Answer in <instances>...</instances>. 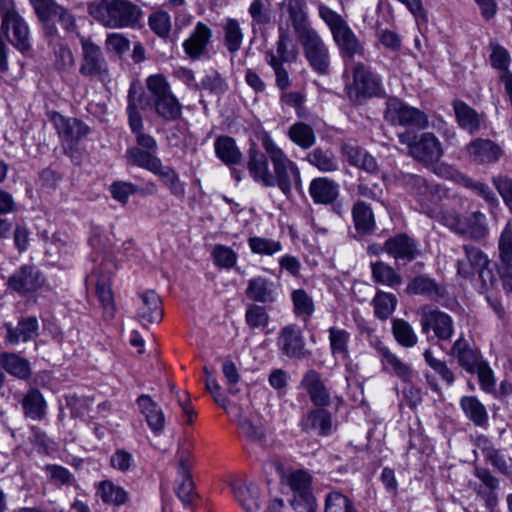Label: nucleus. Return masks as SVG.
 <instances>
[{
	"label": "nucleus",
	"instance_id": "f257e3e1",
	"mask_svg": "<svg viewBox=\"0 0 512 512\" xmlns=\"http://www.w3.org/2000/svg\"><path fill=\"white\" fill-rule=\"evenodd\" d=\"M146 88L149 95L138 93L135 85L128 91L127 114L132 132H139L143 128V119L138 111L151 109L166 122L178 120L182 115V104L173 94L167 78L162 74H153L146 79Z\"/></svg>",
	"mask_w": 512,
	"mask_h": 512
},
{
	"label": "nucleus",
	"instance_id": "f03ea898",
	"mask_svg": "<svg viewBox=\"0 0 512 512\" xmlns=\"http://www.w3.org/2000/svg\"><path fill=\"white\" fill-rule=\"evenodd\" d=\"M258 139L273 166V173H270L271 183L267 187L277 186L287 197L291 195L293 188L300 190L302 180L298 165L275 143L268 132L261 133Z\"/></svg>",
	"mask_w": 512,
	"mask_h": 512
},
{
	"label": "nucleus",
	"instance_id": "7ed1b4c3",
	"mask_svg": "<svg viewBox=\"0 0 512 512\" xmlns=\"http://www.w3.org/2000/svg\"><path fill=\"white\" fill-rule=\"evenodd\" d=\"M0 71H8L7 45L4 42L5 35L8 41L19 51L30 49V32L24 18L18 13L13 0H0Z\"/></svg>",
	"mask_w": 512,
	"mask_h": 512
},
{
	"label": "nucleus",
	"instance_id": "20e7f679",
	"mask_svg": "<svg viewBox=\"0 0 512 512\" xmlns=\"http://www.w3.org/2000/svg\"><path fill=\"white\" fill-rule=\"evenodd\" d=\"M89 15L109 29L134 28L142 16V9L130 0H98L88 4Z\"/></svg>",
	"mask_w": 512,
	"mask_h": 512
},
{
	"label": "nucleus",
	"instance_id": "39448f33",
	"mask_svg": "<svg viewBox=\"0 0 512 512\" xmlns=\"http://www.w3.org/2000/svg\"><path fill=\"white\" fill-rule=\"evenodd\" d=\"M319 16L329 27L340 54L349 60L364 56V47L343 17L324 4L319 5Z\"/></svg>",
	"mask_w": 512,
	"mask_h": 512
},
{
	"label": "nucleus",
	"instance_id": "423d86ee",
	"mask_svg": "<svg viewBox=\"0 0 512 512\" xmlns=\"http://www.w3.org/2000/svg\"><path fill=\"white\" fill-rule=\"evenodd\" d=\"M436 217L450 231L464 238L482 241L489 234L487 218L481 211H474L465 217L454 209H445Z\"/></svg>",
	"mask_w": 512,
	"mask_h": 512
},
{
	"label": "nucleus",
	"instance_id": "0eeeda50",
	"mask_svg": "<svg viewBox=\"0 0 512 512\" xmlns=\"http://www.w3.org/2000/svg\"><path fill=\"white\" fill-rule=\"evenodd\" d=\"M398 137L399 141L407 146L408 155L425 166L437 163L443 155L441 142L431 132H425L419 136L404 132Z\"/></svg>",
	"mask_w": 512,
	"mask_h": 512
},
{
	"label": "nucleus",
	"instance_id": "6e6552de",
	"mask_svg": "<svg viewBox=\"0 0 512 512\" xmlns=\"http://www.w3.org/2000/svg\"><path fill=\"white\" fill-rule=\"evenodd\" d=\"M383 179L408 190L414 195L421 206V212L429 218H436L437 211L429 203V195L433 190L437 191V187L429 186L425 178L417 174L398 171L392 175H383Z\"/></svg>",
	"mask_w": 512,
	"mask_h": 512
},
{
	"label": "nucleus",
	"instance_id": "1a4fd4ad",
	"mask_svg": "<svg viewBox=\"0 0 512 512\" xmlns=\"http://www.w3.org/2000/svg\"><path fill=\"white\" fill-rule=\"evenodd\" d=\"M295 37L301 45L304 57L312 70L318 75L329 74L330 52L319 33L312 28Z\"/></svg>",
	"mask_w": 512,
	"mask_h": 512
},
{
	"label": "nucleus",
	"instance_id": "9d476101",
	"mask_svg": "<svg viewBox=\"0 0 512 512\" xmlns=\"http://www.w3.org/2000/svg\"><path fill=\"white\" fill-rule=\"evenodd\" d=\"M35 13L42 23L45 34L50 37L57 35V28L54 21L57 20L66 31L75 29L74 16L64 7L58 5L54 0H30Z\"/></svg>",
	"mask_w": 512,
	"mask_h": 512
},
{
	"label": "nucleus",
	"instance_id": "9b49d317",
	"mask_svg": "<svg viewBox=\"0 0 512 512\" xmlns=\"http://www.w3.org/2000/svg\"><path fill=\"white\" fill-rule=\"evenodd\" d=\"M80 44L82 50L80 74L100 82H109L111 80L109 66L101 48L86 37L80 39Z\"/></svg>",
	"mask_w": 512,
	"mask_h": 512
},
{
	"label": "nucleus",
	"instance_id": "f8f14e48",
	"mask_svg": "<svg viewBox=\"0 0 512 512\" xmlns=\"http://www.w3.org/2000/svg\"><path fill=\"white\" fill-rule=\"evenodd\" d=\"M385 119L393 125L424 129L428 126V117L421 110L411 107L402 100L391 97L386 101Z\"/></svg>",
	"mask_w": 512,
	"mask_h": 512
},
{
	"label": "nucleus",
	"instance_id": "ddd939ff",
	"mask_svg": "<svg viewBox=\"0 0 512 512\" xmlns=\"http://www.w3.org/2000/svg\"><path fill=\"white\" fill-rule=\"evenodd\" d=\"M45 276L34 264L21 265L7 281L8 287L21 296L36 292L45 284Z\"/></svg>",
	"mask_w": 512,
	"mask_h": 512
},
{
	"label": "nucleus",
	"instance_id": "4468645a",
	"mask_svg": "<svg viewBox=\"0 0 512 512\" xmlns=\"http://www.w3.org/2000/svg\"><path fill=\"white\" fill-rule=\"evenodd\" d=\"M421 314V328L424 334H428L433 330L435 337L439 340H450L454 333V324L452 318L438 310L431 309L428 306H423L420 309Z\"/></svg>",
	"mask_w": 512,
	"mask_h": 512
},
{
	"label": "nucleus",
	"instance_id": "2eb2a0df",
	"mask_svg": "<svg viewBox=\"0 0 512 512\" xmlns=\"http://www.w3.org/2000/svg\"><path fill=\"white\" fill-rule=\"evenodd\" d=\"M276 344L278 349L289 358L301 360L310 355L305 348L303 334L295 324H289L280 329Z\"/></svg>",
	"mask_w": 512,
	"mask_h": 512
},
{
	"label": "nucleus",
	"instance_id": "dca6fc26",
	"mask_svg": "<svg viewBox=\"0 0 512 512\" xmlns=\"http://www.w3.org/2000/svg\"><path fill=\"white\" fill-rule=\"evenodd\" d=\"M4 342L11 346L34 341L39 336V322L36 316H22L16 325L6 322Z\"/></svg>",
	"mask_w": 512,
	"mask_h": 512
},
{
	"label": "nucleus",
	"instance_id": "f3484780",
	"mask_svg": "<svg viewBox=\"0 0 512 512\" xmlns=\"http://www.w3.org/2000/svg\"><path fill=\"white\" fill-rule=\"evenodd\" d=\"M466 154L471 163L492 165L504 154L502 147L491 139L476 138L466 145Z\"/></svg>",
	"mask_w": 512,
	"mask_h": 512
},
{
	"label": "nucleus",
	"instance_id": "a211bd4d",
	"mask_svg": "<svg viewBox=\"0 0 512 512\" xmlns=\"http://www.w3.org/2000/svg\"><path fill=\"white\" fill-rule=\"evenodd\" d=\"M356 97H375L382 93L381 79L363 63L353 66V84L350 88Z\"/></svg>",
	"mask_w": 512,
	"mask_h": 512
},
{
	"label": "nucleus",
	"instance_id": "6ab92c4d",
	"mask_svg": "<svg viewBox=\"0 0 512 512\" xmlns=\"http://www.w3.org/2000/svg\"><path fill=\"white\" fill-rule=\"evenodd\" d=\"M463 257L456 262L457 275L464 279L474 278L479 268L490 266L488 255L479 247L473 244H463Z\"/></svg>",
	"mask_w": 512,
	"mask_h": 512
},
{
	"label": "nucleus",
	"instance_id": "aec40b11",
	"mask_svg": "<svg viewBox=\"0 0 512 512\" xmlns=\"http://www.w3.org/2000/svg\"><path fill=\"white\" fill-rule=\"evenodd\" d=\"M137 318L143 325L158 323L163 318L162 303L154 290H146L138 294Z\"/></svg>",
	"mask_w": 512,
	"mask_h": 512
},
{
	"label": "nucleus",
	"instance_id": "412c9836",
	"mask_svg": "<svg viewBox=\"0 0 512 512\" xmlns=\"http://www.w3.org/2000/svg\"><path fill=\"white\" fill-rule=\"evenodd\" d=\"M279 8L283 14L288 16L295 36L313 28L308 19L305 0H282Z\"/></svg>",
	"mask_w": 512,
	"mask_h": 512
},
{
	"label": "nucleus",
	"instance_id": "4be33fe9",
	"mask_svg": "<svg viewBox=\"0 0 512 512\" xmlns=\"http://www.w3.org/2000/svg\"><path fill=\"white\" fill-rule=\"evenodd\" d=\"M212 38V30L204 23L198 22L190 36L183 42V49L191 60H199L207 53V46Z\"/></svg>",
	"mask_w": 512,
	"mask_h": 512
},
{
	"label": "nucleus",
	"instance_id": "5701e85b",
	"mask_svg": "<svg viewBox=\"0 0 512 512\" xmlns=\"http://www.w3.org/2000/svg\"><path fill=\"white\" fill-rule=\"evenodd\" d=\"M234 496L246 512H257L263 502L258 486L252 481L237 480L232 484Z\"/></svg>",
	"mask_w": 512,
	"mask_h": 512
},
{
	"label": "nucleus",
	"instance_id": "b1692460",
	"mask_svg": "<svg viewBox=\"0 0 512 512\" xmlns=\"http://www.w3.org/2000/svg\"><path fill=\"white\" fill-rule=\"evenodd\" d=\"M247 169L251 178L264 187L271 183L270 169L267 153H262L255 143H252L247 151Z\"/></svg>",
	"mask_w": 512,
	"mask_h": 512
},
{
	"label": "nucleus",
	"instance_id": "393cba45",
	"mask_svg": "<svg viewBox=\"0 0 512 512\" xmlns=\"http://www.w3.org/2000/svg\"><path fill=\"white\" fill-rule=\"evenodd\" d=\"M52 122L59 136L70 143H76L89 132V127L76 118H66L60 113H53Z\"/></svg>",
	"mask_w": 512,
	"mask_h": 512
},
{
	"label": "nucleus",
	"instance_id": "a878e982",
	"mask_svg": "<svg viewBox=\"0 0 512 512\" xmlns=\"http://www.w3.org/2000/svg\"><path fill=\"white\" fill-rule=\"evenodd\" d=\"M452 105L459 127L469 134H476L484 126L485 115L483 113H478L461 100H455Z\"/></svg>",
	"mask_w": 512,
	"mask_h": 512
},
{
	"label": "nucleus",
	"instance_id": "bb28decb",
	"mask_svg": "<svg viewBox=\"0 0 512 512\" xmlns=\"http://www.w3.org/2000/svg\"><path fill=\"white\" fill-rule=\"evenodd\" d=\"M300 386L307 391L311 402L315 406L325 407L330 404V393L317 371L313 369L307 371L301 380Z\"/></svg>",
	"mask_w": 512,
	"mask_h": 512
},
{
	"label": "nucleus",
	"instance_id": "cd10ccee",
	"mask_svg": "<svg viewBox=\"0 0 512 512\" xmlns=\"http://www.w3.org/2000/svg\"><path fill=\"white\" fill-rule=\"evenodd\" d=\"M385 252L397 261L411 262L418 254L415 241L405 234L389 238L384 244Z\"/></svg>",
	"mask_w": 512,
	"mask_h": 512
},
{
	"label": "nucleus",
	"instance_id": "c85d7f7f",
	"mask_svg": "<svg viewBox=\"0 0 512 512\" xmlns=\"http://www.w3.org/2000/svg\"><path fill=\"white\" fill-rule=\"evenodd\" d=\"M140 412L144 415L149 428L159 435L165 426V416L158 404L149 395L142 394L137 398Z\"/></svg>",
	"mask_w": 512,
	"mask_h": 512
},
{
	"label": "nucleus",
	"instance_id": "c756f323",
	"mask_svg": "<svg viewBox=\"0 0 512 512\" xmlns=\"http://www.w3.org/2000/svg\"><path fill=\"white\" fill-rule=\"evenodd\" d=\"M23 415L34 421H41L47 415V402L37 388L29 389L20 401Z\"/></svg>",
	"mask_w": 512,
	"mask_h": 512
},
{
	"label": "nucleus",
	"instance_id": "7c9ffc66",
	"mask_svg": "<svg viewBox=\"0 0 512 512\" xmlns=\"http://www.w3.org/2000/svg\"><path fill=\"white\" fill-rule=\"evenodd\" d=\"M305 432H316L319 436H328L332 432L331 413L324 409L311 410L300 423Z\"/></svg>",
	"mask_w": 512,
	"mask_h": 512
},
{
	"label": "nucleus",
	"instance_id": "2f4dec72",
	"mask_svg": "<svg viewBox=\"0 0 512 512\" xmlns=\"http://www.w3.org/2000/svg\"><path fill=\"white\" fill-rule=\"evenodd\" d=\"M214 150L217 158L229 167L239 165L243 160V154L233 137L218 136L214 142Z\"/></svg>",
	"mask_w": 512,
	"mask_h": 512
},
{
	"label": "nucleus",
	"instance_id": "473e14b6",
	"mask_svg": "<svg viewBox=\"0 0 512 512\" xmlns=\"http://www.w3.org/2000/svg\"><path fill=\"white\" fill-rule=\"evenodd\" d=\"M309 193L315 203L331 204L339 195V185L326 177H318L311 181Z\"/></svg>",
	"mask_w": 512,
	"mask_h": 512
},
{
	"label": "nucleus",
	"instance_id": "72a5a7b5",
	"mask_svg": "<svg viewBox=\"0 0 512 512\" xmlns=\"http://www.w3.org/2000/svg\"><path fill=\"white\" fill-rule=\"evenodd\" d=\"M246 296L259 303H272L276 300V287L274 282L264 277H255L248 281Z\"/></svg>",
	"mask_w": 512,
	"mask_h": 512
},
{
	"label": "nucleus",
	"instance_id": "f704fd0d",
	"mask_svg": "<svg viewBox=\"0 0 512 512\" xmlns=\"http://www.w3.org/2000/svg\"><path fill=\"white\" fill-rule=\"evenodd\" d=\"M477 445L485 461L489 462L499 473L506 476L511 474V459H506L501 451L495 448L489 439L481 437L478 439Z\"/></svg>",
	"mask_w": 512,
	"mask_h": 512
},
{
	"label": "nucleus",
	"instance_id": "c9c22d12",
	"mask_svg": "<svg viewBox=\"0 0 512 512\" xmlns=\"http://www.w3.org/2000/svg\"><path fill=\"white\" fill-rule=\"evenodd\" d=\"M451 354L457 359L458 364L471 374H474L475 369L483 362L480 354L470 348L462 337L454 342Z\"/></svg>",
	"mask_w": 512,
	"mask_h": 512
},
{
	"label": "nucleus",
	"instance_id": "e433bc0d",
	"mask_svg": "<svg viewBox=\"0 0 512 512\" xmlns=\"http://www.w3.org/2000/svg\"><path fill=\"white\" fill-rule=\"evenodd\" d=\"M178 475L180 482L177 485L176 494L184 505H190L196 499L197 494L194 492V483L184 454L179 458Z\"/></svg>",
	"mask_w": 512,
	"mask_h": 512
},
{
	"label": "nucleus",
	"instance_id": "4c0bfd02",
	"mask_svg": "<svg viewBox=\"0 0 512 512\" xmlns=\"http://www.w3.org/2000/svg\"><path fill=\"white\" fill-rule=\"evenodd\" d=\"M407 292L415 295H423L432 300H438L444 296V290L436 281L426 275L413 278L407 285Z\"/></svg>",
	"mask_w": 512,
	"mask_h": 512
},
{
	"label": "nucleus",
	"instance_id": "58836bf2",
	"mask_svg": "<svg viewBox=\"0 0 512 512\" xmlns=\"http://www.w3.org/2000/svg\"><path fill=\"white\" fill-rule=\"evenodd\" d=\"M0 366L10 375L22 380L31 376L29 361L15 353H1Z\"/></svg>",
	"mask_w": 512,
	"mask_h": 512
},
{
	"label": "nucleus",
	"instance_id": "ea45409f",
	"mask_svg": "<svg viewBox=\"0 0 512 512\" xmlns=\"http://www.w3.org/2000/svg\"><path fill=\"white\" fill-rule=\"evenodd\" d=\"M305 160L321 172H334L339 169V161L330 149L314 148L306 155Z\"/></svg>",
	"mask_w": 512,
	"mask_h": 512
},
{
	"label": "nucleus",
	"instance_id": "a19ab883",
	"mask_svg": "<svg viewBox=\"0 0 512 512\" xmlns=\"http://www.w3.org/2000/svg\"><path fill=\"white\" fill-rule=\"evenodd\" d=\"M288 138L300 148L307 150L316 143V135L313 128L301 121L292 124L287 131Z\"/></svg>",
	"mask_w": 512,
	"mask_h": 512
},
{
	"label": "nucleus",
	"instance_id": "79ce46f5",
	"mask_svg": "<svg viewBox=\"0 0 512 512\" xmlns=\"http://www.w3.org/2000/svg\"><path fill=\"white\" fill-rule=\"evenodd\" d=\"M287 483L293 491V499L314 497L311 488L312 477L308 472L303 470L292 472L287 478Z\"/></svg>",
	"mask_w": 512,
	"mask_h": 512
},
{
	"label": "nucleus",
	"instance_id": "37998d69",
	"mask_svg": "<svg viewBox=\"0 0 512 512\" xmlns=\"http://www.w3.org/2000/svg\"><path fill=\"white\" fill-rule=\"evenodd\" d=\"M344 153L351 165L359 167L369 173H374L378 170L376 159L366 150L357 146H345Z\"/></svg>",
	"mask_w": 512,
	"mask_h": 512
},
{
	"label": "nucleus",
	"instance_id": "c03bdc74",
	"mask_svg": "<svg viewBox=\"0 0 512 512\" xmlns=\"http://www.w3.org/2000/svg\"><path fill=\"white\" fill-rule=\"evenodd\" d=\"M352 215L356 230L361 234H370L375 229L373 212L366 203L358 201L354 204Z\"/></svg>",
	"mask_w": 512,
	"mask_h": 512
},
{
	"label": "nucleus",
	"instance_id": "a18cd8bd",
	"mask_svg": "<svg viewBox=\"0 0 512 512\" xmlns=\"http://www.w3.org/2000/svg\"><path fill=\"white\" fill-rule=\"evenodd\" d=\"M153 174L160 178L172 195L177 198H183L185 196V185L172 167L165 166L161 163Z\"/></svg>",
	"mask_w": 512,
	"mask_h": 512
},
{
	"label": "nucleus",
	"instance_id": "49530a36",
	"mask_svg": "<svg viewBox=\"0 0 512 512\" xmlns=\"http://www.w3.org/2000/svg\"><path fill=\"white\" fill-rule=\"evenodd\" d=\"M499 267L512 266V218L501 230L497 240Z\"/></svg>",
	"mask_w": 512,
	"mask_h": 512
},
{
	"label": "nucleus",
	"instance_id": "de8ad7c7",
	"mask_svg": "<svg viewBox=\"0 0 512 512\" xmlns=\"http://www.w3.org/2000/svg\"><path fill=\"white\" fill-rule=\"evenodd\" d=\"M128 160L138 167L154 172L162 163L156 153L138 147H131L126 151Z\"/></svg>",
	"mask_w": 512,
	"mask_h": 512
},
{
	"label": "nucleus",
	"instance_id": "09e8293b",
	"mask_svg": "<svg viewBox=\"0 0 512 512\" xmlns=\"http://www.w3.org/2000/svg\"><path fill=\"white\" fill-rule=\"evenodd\" d=\"M350 333L344 329L331 327L329 329V342L332 355L343 361L349 359L348 343Z\"/></svg>",
	"mask_w": 512,
	"mask_h": 512
},
{
	"label": "nucleus",
	"instance_id": "8fccbe9b",
	"mask_svg": "<svg viewBox=\"0 0 512 512\" xmlns=\"http://www.w3.org/2000/svg\"><path fill=\"white\" fill-rule=\"evenodd\" d=\"M223 43L230 53H236L242 45L244 34L240 23L234 18H228L223 24Z\"/></svg>",
	"mask_w": 512,
	"mask_h": 512
},
{
	"label": "nucleus",
	"instance_id": "3c124183",
	"mask_svg": "<svg viewBox=\"0 0 512 512\" xmlns=\"http://www.w3.org/2000/svg\"><path fill=\"white\" fill-rule=\"evenodd\" d=\"M248 12L252 19L251 26L253 31H255L257 27H265L272 20L271 1L253 0L249 6Z\"/></svg>",
	"mask_w": 512,
	"mask_h": 512
},
{
	"label": "nucleus",
	"instance_id": "603ef678",
	"mask_svg": "<svg viewBox=\"0 0 512 512\" xmlns=\"http://www.w3.org/2000/svg\"><path fill=\"white\" fill-rule=\"evenodd\" d=\"M373 280L389 287H397L402 283L401 276L388 264L377 261L371 263Z\"/></svg>",
	"mask_w": 512,
	"mask_h": 512
},
{
	"label": "nucleus",
	"instance_id": "864d4df0",
	"mask_svg": "<svg viewBox=\"0 0 512 512\" xmlns=\"http://www.w3.org/2000/svg\"><path fill=\"white\" fill-rule=\"evenodd\" d=\"M98 494L106 504L120 506L128 500V493L112 481H102L98 487Z\"/></svg>",
	"mask_w": 512,
	"mask_h": 512
},
{
	"label": "nucleus",
	"instance_id": "5fc2aeb1",
	"mask_svg": "<svg viewBox=\"0 0 512 512\" xmlns=\"http://www.w3.org/2000/svg\"><path fill=\"white\" fill-rule=\"evenodd\" d=\"M96 296L103 307L105 314L112 318L115 314L116 308L109 277L103 276L98 278L96 283Z\"/></svg>",
	"mask_w": 512,
	"mask_h": 512
},
{
	"label": "nucleus",
	"instance_id": "6e6d98bb",
	"mask_svg": "<svg viewBox=\"0 0 512 512\" xmlns=\"http://www.w3.org/2000/svg\"><path fill=\"white\" fill-rule=\"evenodd\" d=\"M461 407L466 416L475 425H483L488 419L484 405L474 396H464L460 401Z\"/></svg>",
	"mask_w": 512,
	"mask_h": 512
},
{
	"label": "nucleus",
	"instance_id": "4d7b16f0",
	"mask_svg": "<svg viewBox=\"0 0 512 512\" xmlns=\"http://www.w3.org/2000/svg\"><path fill=\"white\" fill-rule=\"evenodd\" d=\"M374 314L381 320H386L394 312L397 299L391 293L379 291L372 300Z\"/></svg>",
	"mask_w": 512,
	"mask_h": 512
},
{
	"label": "nucleus",
	"instance_id": "13d9d810",
	"mask_svg": "<svg viewBox=\"0 0 512 512\" xmlns=\"http://www.w3.org/2000/svg\"><path fill=\"white\" fill-rule=\"evenodd\" d=\"M392 331L397 342L404 347H413L417 343V335L412 326L403 319H394Z\"/></svg>",
	"mask_w": 512,
	"mask_h": 512
},
{
	"label": "nucleus",
	"instance_id": "bf43d9fd",
	"mask_svg": "<svg viewBox=\"0 0 512 512\" xmlns=\"http://www.w3.org/2000/svg\"><path fill=\"white\" fill-rule=\"evenodd\" d=\"M238 426L241 434L249 441L260 443L266 437V430L260 421H253L247 417L238 418Z\"/></svg>",
	"mask_w": 512,
	"mask_h": 512
},
{
	"label": "nucleus",
	"instance_id": "052dcab7",
	"mask_svg": "<svg viewBox=\"0 0 512 512\" xmlns=\"http://www.w3.org/2000/svg\"><path fill=\"white\" fill-rule=\"evenodd\" d=\"M383 362L390 366L397 377L402 379L404 382H410L413 373L411 368L404 362H402L396 355L391 353L389 349H381Z\"/></svg>",
	"mask_w": 512,
	"mask_h": 512
},
{
	"label": "nucleus",
	"instance_id": "680f3d73",
	"mask_svg": "<svg viewBox=\"0 0 512 512\" xmlns=\"http://www.w3.org/2000/svg\"><path fill=\"white\" fill-rule=\"evenodd\" d=\"M276 57L284 62H293L297 58V51L292 44V40L287 31L280 29L278 40L276 42Z\"/></svg>",
	"mask_w": 512,
	"mask_h": 512
},
{
	"label": "nucleus",
	"instance_id": "e2e57ef3",
	"mask_svg": "<svg viewBox=\"0 0 512 512\" xmlns=\"http://www.w3.org/2000/svg\"><path fill=\"white\" fill-rule=\"evenodd\" d=\"M266 61L274 71L276 86L281 91H286L291 85V80L288 71L283 65L284 63L276 57V54L273 51H268L266 53Z\"/></svg>",
	"mask_w": 512,
	"mask_h": 512
},
{
	"label": "nucleus",
	"instance_id": "0e129e2a",
	"mask_svg": "<svg viewBox=\"0 0 512 512\" xmlns=\"http://www.w3.org/2000/svg\"><path fill=\"white\" fill-rule=\"evenodd\" d=\"M248 243L251 251L259 255L272 256L282 250V244L279 241L263 237H250Z\"/></svg>",
	"mask_w": 512,
	"mask_h": 512
},
{
	"label": "nucleus",
	"instance_id": "69168bd1",
	"mask_svg": "<svg viewBox=\"0 0 512 512\" xmlns=\"http://www.w3.org/2000/svg\"><path fill=\"white\" fill-rule=\"evenodd\" d=\"M324 512H356V510L345 495L332 491L326 496Z\"/></svg>",
	"mask_w": 512,
	"mask_h": 512
},
{
	"label": "nucleus",
	"instance_id": "338daca9",
	"mask_svg": "<svg viewBox=\"0 0 512 512\" xmlns=\"http://www.w3.org/2000/svg\"><path fill=\"white\" fill-rule=\"evenodd\" d=\"M292 301L296 315H303L309 318L314 313V302L305 290H294L292 292Z\"/></svg>",
	"mask_w": 512,
	"mask_h": 512
},
{
	"label": "nucleus",
	"instance_id": "774afa93",
	"mask_svg": "<svg viewBox=\"0 0 512 512\" xmlns=\"http://www.w3.org/2000/svg\"><path fill=\"white\" fill-rule=\"evenodd\" d=\"M245 320L251 328H264L268 325L269 315L264 307L249 304L246 309Z\"/></svg>",
	"mask_w": 512,
	"mask_h": 512
}]
</instances>
